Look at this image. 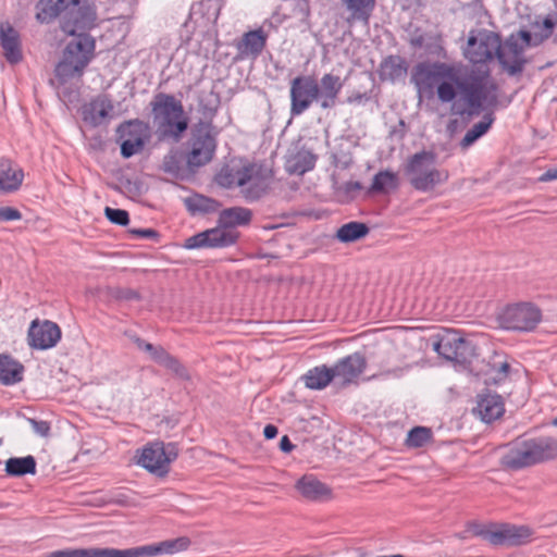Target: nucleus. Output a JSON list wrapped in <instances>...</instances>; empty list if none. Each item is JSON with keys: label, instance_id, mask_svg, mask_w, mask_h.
Listing matches in <instances>:
<instances>
[{"label": "nucleus", "instance_id": "nucleus-23", "mask_svg": "<svg viewBox=\"0 0 557 557\" xmlns=\"http://www.w3.org/2000/svg\"><path fill=\"white\" fill-rule=\"evenodd\" d=\"M141 128L143 123L139 121H129L119 127V132H121L122 136L129 137L121 144V154L124 158H131L143 149L144 139L139 134Z\"/></svg>", "mask_w": 557, "mask_h": 557}, {"label": "nucleus", "instance_id": "nucleus-50", "mask_svg": "<svg viewBox=\"0 0 557 557\" xmlns=\"http://www.w3.org/2000/svg\"><path fill=\"white\" fill-rule=\"evenodd\" d=\"M162 168L164 172L177 175L181 171V161L176 153H169L164 157Z\"/></svg>", "mask_w": 557, "mask_h": 557}, {"label": "nucleus", "instance_id": "nucleus-5", "mask_svg": "<svg viewBox=\"0 0 557 557\" xmlns=\"http://www.w3.org/2000/svg\"><path fill=\"white\" fill-rule=\"evenodd\" d=\"M432 349L455 367L469 369L476 358V346L458 331L444 329L430 338Z\"/></svg>", "mask_w": 557, "mask_h": 557}, {"label": "nucleus", "instance_id": "nucleus-20", "mask_svg": "<svg viewBox=\"0 0 557 557\" xmlns=\"http://www.w3.org/2000/svg\"><path fill=\"white\" fill-rule=\"evenodd\" d=\"M367 368V360L360 352H355L339 359L332 367L334 379L341 381L342 385L356 382Z\"/></svg>", "mask_w": 557, "mask_h": 557}, {"label": "nucleus", "instance_id": "nucleus-59", "mask_svg": "<svg viewBox=\"0 0 557 557\" xmlns=\"http://www.w3.org/2000/svg\"><path fill=\"white\" fill-rule=\"evenodd\" d=\"M277 433H278V430L273 424H267L263 429V435L267 440H272V438L276 437Z\"/></svg>", "mask_w": 557, "mask_h": 557}, {"label": "nucleus", "instance_id": "nucleus-8", "mask_svg": "<svg viewBox=\"0 0 557 557\" xmlns=\"http://www.w3.org/2000/svg\"><path fill=\"white\" fill-rule=\"evenodd\" d=\"M454 83L470 108L469 115L479 114L483 102L493 104L497 101L496 85L487 82V74L458 75Z\"/></svg>", "mask_w": 557, "mask_h": 557}, {"label": "nucleus", "instance_id": "nucleus-51", "mask_svg": "<svg viewBox=\"0 0 557 557\" xmlns=\"http://www.w3.org/2000/svg\"><path fill=\"white\" fill-rule=\"evenodd\" d=\"M22 213L12 207H0V222L21 220Z\"/></svg>", "mask_w": 557, "mask_h": 557}, {"label": "nucleus", "instance_id": "nucleus-36", "mask_svg": "<svg viewBox=\"0 0 557 557\" xmlns=\"http://www.w3.org/2000/svg\"><path fill=\"white\" fill-rule=\"evenodd\" d=\"M332 380H334L333 370L325 364L310 369L302 376L306 387L310 389H322L326 387Z\"/></svg>", "mask_w": 557, "mask_h": 557}, {"label": "nucleus", "instance_id": "nucleus-33", "mask_svg": "<svg viewBox=\"0 0 557 557\" xmlns=\"http://www.w3.org/2000/svg\"><path fill=\"white\" fill-rule=\"evenodd\" d=\"M24 367L8 355H0V382L14 385L23 380Z\"/></svg>", "mask_w": 557, "mask_h": 557}, {"label": "nucleus", "instance_id": "nucleus-28", "mask_svg": "<svg viewBox=\"0 0 557 557\" xmlns=\"http://www.w3.org/2000/svg\"><path fill=\"white\" fill-rule=\"evenodd\" d=\"M554 28L555 22L547 16L542 22H534L529 30L519 32L527 45L536 47L552 36Z\"/></svg>", "mask_w": 557, "mask_h": 557}, {"label": "nucleus", "instance_id": "nucleus-25", "mask_svg": "<svg viewBox=\"0 0 557 557\" xmlns=\"http://www.w3.org/2000/svg\"><path fill=\"white\" fill-rule=\"evenodd\" d=\"M23 170L13 166L10 159H0V194H9L17 190L23 183Z\"/></svg>", "mask_w": 557, "mask_h": 557}, {"label": "nucleus", "instance_id": "nucleus-53", "mask_svg": "<svg viewBox=\"0 0 557 557\" xmlns=\"http://www.w3.org/2000/svg\"><path fill=\"white\" fill-rule=\"evenodd\" d=\"M371 99V94L368 91L360 92L355 91L346 98L348 104H361L368 102Z\"/></svg>", "mask_w": 557, "mask_h": 557}, {"label": "nucleus", "instance_id": "nucleus-22", "mask_svg": "<svg viewBox=\"0 0 557 557\" xmlns=\"http://www.w3.org/2000/svg\"><path fill=\"white\" fill-rule=\"evenodd\" d=\"M0 46L9 63L16 64L22 61L23 53L20 34L9 22L0 24Z\"/></svg>", "mask_w": 557, "mask_h": 557}, {"label": "nucleus", "instance_id": "nucleus-61", "mask_svg": "<svg viewBox=\"0 0 557 557\" xmlns=\"http://www.w3.org/2000/svg\"><path fill=\"white\" fill-rule=\"evenodd\" d=\"M508 371H509V364L507 362H503L497 370L499 379L507 376Z\"/></svg>", "mask_w": 557, "mask_h": 557}, {"label": "nucleus", "instance_id": "nucleus-21", "mask_svg": "<svg viewBox=\"0 0 557 557\" xmlns=\"http://www.w3.org/2000/svg\"><path fill=\"white\" fill-rule=\"evenodd\" d=\"M483 422L491 423L499 419L505 412L504 400L500 395L482 392L476 396V406L472 409Z\"/></svg>", "mask_w": 557, "mask_h": 557}, {"label": "nucleus", "instance_id": "nucleus-43", "mask_svg": "<svg viewBox=\"0 0 557 557\" xmlns=\"http://www.w3.org/2000/svg\"><path fill=\"white\" fill-rule=\"evenodd\" d=\"M494 122V116L492 113H486L483 119L475 123L463 136L460 141V146L462 148H468L474 141H476L480 137H482L491 127Z\"/></svg>", "mask_w": 557, "mask_h": 557}, {"label": "nucleus", "instance_id": "nucleus-17", "mask_svg": "<svg viewBox=\"0 0 557 557\" xmlns=\"http://www.w3.org/2000/svg\"><path fill=\"white\" fill-rule=\"evenodd\" d=\"M61 339V329L49 320H34L27 332L29 347L38 350H46L54 347Z\"/></svg>", "mask_w": 557, "mask_h": 557}, {"label": "nucleus", "instance_id": "nucleus-12", "mask_svg": "<svg viewBox=\"0 0 557 557\" xmlns=\"http://www.w3.org/2000/svg\"><path fill=\"white\" fill-rule=\"evenodd\" d=\"M541 320V310L529 302L508 306L500 315V322L505 329L520 332L534 330Z\"/></svg>", "mask_w": 557, "mask_h": 557}, {"label": "nucleus", "instance_id": "nucleus-26", "mask_svg": "<svg viewBox=\"0 0 557 557\" xmlns=\"http://www.w3.org/2000/svg\"><path fill=\"white\" fill-rule=\"evenodd\" d=\"M407 71L408 64L403 57L388 55L381 62L377 73L382 82L396 83L406 76Z\"/></svg>", "mask_w": 557, "mask_h": 557}, {"label": "nucleus", "instance_id": "nucleus-58", "mask_svg": "<svg viewBox=\"0 0 557 557\" xmlns=\"http://www.w3.org/2000/svg\"><path fill=\"white\" fill-rule=\"evenodd\" d=\"M294 445L292 444L289 437L287 435H284L281 437L280 441V448L284 453H290L294 449Z\"/></svg>", "mask_w": 557, "mask_h": 557}, {"label": "nucleus", "instance_id": "nucleus-27", "mask_svg": "<svg viewBox=\"0 0 557 557\" xmlns=\"http://www.w3.org/2000/svg\"><path fill=\"white\" fill-rule=\"evenodd\" d=\"M295 487L309 500H321L331 494V490L313 475H304L297 481Z\"/></svg>", "mask_w": 557, "mask_h": 557}, {"label": "nucleus", "instance_id": "nucleus-3", "mask_svg": "<svg viewBox=\"0 0 557 557\" xmlns=\"http://www.w3.org/2000/svg\"><path fill=\"white\" fill-rule=\"evenodd\" d=\"M557 458V438L540 436L517 442L500 459L503 467L520 470Z\"/></svg>", "mask_w": 557, "mask_h": 557}, {"label": "nucleus", "instance_id": "nucleus-41", "mask_svg": "<svg viewBox=\"0 0 557 557\" xmlns=\"http://www.w3.org/2000/svg\"><path fill=\"white\" fill-rule=\"evenodd\" d=\"M64 0H39L36 9V18L42 24L52 22L58 15H62Z\"/></svg>", "mask_w": 557, "mask_h": 557}, {"label": "nucleus", "instance_id": "nucleus-57", "mask_svg": "<svg viewBox=\"0 0 557 557\" xmlns=\"http://www.w3.org/2000/svg\"><path fill=\"white\" fill-rule=\"evenodd\" d=\"M343 189L346 194L350 195L352 193L361 190L362 184L358 181H348L343 185Z\"/></svg>", "mask_w": 557, "mask_h": 557}, {"label": "nucleus", "instance_id": "nucleus-64", "mask_svg": "<svg viewBox=\"0 0 557 557\" xmlns=\"http://www.w3.org/2000/svg\"><path fill=\"white\" fill-rule=\"evenodd\" d=\"M553 425L557 426V417L553 420Z\"/></svg>", "mask_w": 557, "mask_h": 557}, {"label": "nucleus", "instance_id": "nucleus-24", "mask_svg": "<svg viewBox=\"0 0 557 557\" xmlns=\"http://www.w3.org/2000/svg\"><path fill=\"white\" fill-rule=\"evenodd\" d=\"M249 178L246 180L245 186H240V193L247 201H256L260 199L268 190L267 181L260 175V168L256 164L247 165Z\"/></svg>", "mask_w": 557, "mask_h": 557}, {"label": "nucleus", "instance_id": "nucleus-11", "mask_svg": "<svg viewBox=\"0 0 557 557\" xmlns=\"http://www.w3.org/2000/svg\"><path fill=\"white\" fill-rule=\"evenodd\" d=\"M499 48V36L492 30L480 29L469 33L465 57L473 64L492 60Z\"/></svg>", "mask_w": 557, "mask_h": 557}, {"label": "nucleus", "instance_id": "nucleus-63", "mask_svg": "<svg viewBox=\"0 0 557 557\" xmlns=\"http://www.w3.org/2000/svg\"><path fill=\"white\" fill-rule=\"evenodd\" d=\"M377 557H405L404 555L396 554V555H380Z\"/></svg>", "mask_w": 557, "mask_h": 557}, {"label": "nucleus", "instance_id": "nucleus-9", "mask_svg": "<svg viewBox=\"0 0 557 557\" xmlns=\"http://www.w3.org/2000/svg\"><path fill=\"white\" fill-rule=\"evenodd\" d=\"M96 9L89 0H71L63 8L61 29L66 35L86 33L95 25Z\"/></svg>", "mask_w": 557, "mask_h": 557}, {"label": "nucleus", "instance_id": "nucleus-55", "mask_svg": "<svg viewBox=\"0 0 557 557\" xmlns=\"http://www.w3.org/2000/svg\"><path fill=\"white\" fill-rule=\"evenodd\" d=\"M129 233L136 237L140 238H156L158 237V232L152 228H131Z\"/></svg>", "mask_w": 557, "mask_h": 557}, {"label": "nucleus", "instance_id": "nucleus-29", "mask_svg": "<svg viewBox=\"0 0 557 557\" xmlns=\"http://www.w3.org/2000/svg\"><path fill=\"white\" fill-rule=\"evenodd\" d=\"M113 103L107 95H100L86 107L85 119L94 125H100L113 111Z\"/></svg>", "mask_w": 557, "mask_h": 557}, {"label": "nucleus", "instance_id": "nucleus-35", "mask_svg": "<svg viewBox=\"0 0 557 557\" xmlns=\"http://www.w3.org/2000/svg\"><path fill=\"white\" fill-rule=\"evenodd\" d=\"M247 173V165L234 169L230 166H224L215 176V182L218 185L224 188L232 187H240L245 186L246 180L249 178Z\"/></svg>", "mask_w": 557, "mask_h": 557}, {"label": "nucleus", "instance_id": "nucleus-6", "mask_svg": "<svg viewBox=\"0 0 557 557\" xmlns=\"http://www.w3.org/2000/svg\"><path fill=\"white\" fill-rule=\"evenodd\" d=\"M406 174L410 185L419 191H431L448 180V172L435 168V156L432 152L414 153L408 161Z\"/></svg>", "mask_w": 557, "mask_h": 557}, {"label": "nucleus", "instance_id": "nucleus-39", "mask_svg": "<svg viewBox=\"0 0 557 557\" xmlns=\"http://www.w3.org/2000/svg\"><path fill=\"white\" fill-rule=\"evenodd\" d=\"M5 471L11 476H23L36 473V460L33 456L12 457L5 462Z\"/></svg>", "mask_w": 557, "mask_h": 557}, {"label": "nucleus", "instance_id": "nucleus-60", "mask_svg": "<svg viewBox=\"0 0 557 557\" xmlns=\"http://www.w3.org/2000/svg\"><path fill=\"white\" fill-rule=\"evenodd\" d=\"M557 180V169H548L541 176V182H550Z\"/></svg>", "mask_w": 557, "mask_h": 557}, {"label": "nucleus", "instance_id": "nucleus-14", "mask_svg": "<svg viewBox=\"0 0 557 557\" xmlns=\"http://www.w3.org/2000/svg\"><path fill=\"white\" fill-rule=\"evenodd\" d=\"M289 97L290 115H301L313 102H317V79L310 75H299L293 78Z\"/></svg>", "mask_w": 557, "mask_h": 557}, {"label": "nucleus", "instance_id": "nucleus-1", "mask_svg": "<svg viewBox=\"0 0 557 557\" xmlns=\"http://www.w3.org/2000/svg\"><path fill=\"white\" fill-rule=\"evenodd\" d=\"M252 211L244 207L224 209L219 214L218 226L200 232L185 240V248H222L228 247L238 239L237 226L248 225Z\"/></svg>", "mask_w": 557, "mask_h": 557}, {"label": "nucleus", "instance_id": "nucleus-7", "mask_svg": "<svg viewBox=\"0 0 557 557\" xmlns=\"http://www.w3.org/2000/svg\"><path fill=\"white\" fill-rule=\"evenodd\" d=\"M187 147L186 163L190 170L199 169L211 162L216 150V132L212 123L198 122L191 129Z\"/></svg>", "mask_w": 557, "mask_h": 557}, {"label": "nucleus", "instance_id": "nucleus-52", "mask_svg": "<svg viewBox=\"0 0 557 557\" xmlns=\"http://www.w3.org/2000/svg\"><path fill=\"white\" fill-rule=\"evenodd\" d=\"M144 351L148 352L150 355V358L157 363L160 362V360L162 359V357H164V354L166 352V350L162 346H154L150 343H148V345L145 346Z\"/></svg>", "mask_w": 557, "mask_h": 557}, {"label": "nucleus", "instance_id": "nucleus-56", "mask_svg": "<svg viewBox=\"0 0 557 557\" xmlns=\"http://www.w3.org/2000/svg\"><path fill=\"white\" fill-rule=\"evenodd\" d=\"M124 334L131 342H133L137 346L138 349L145 350V346L148 345L146 341L140 338L137 334H135L132 331H126Z\"/></svg>", "mask_w": 557, "mask_h": 557}, {"label": "nucleus", "instance_id": "nucleus-31", "mask_svg": "<svg viewBox=\"0 0 557 557\" xmlns=\"http://www.w3.org/2000/svg\"><path fill=\"white\" fill-rule=\"evenodd\" d=\"M347 11L350 13L347 21L349 23L358 21L368 25L375 8V0H342Z\"/></svg>", "mask_w": 557, "mask_h": 557}, {"label": "nucleus", "instance_id": "nucleus-34", "mask_svg": "<svg viewBox=\"0 0 557 557\" xmlns=\"http://www.w3.org/2000/svg\"><path fill=\"white\" fill-rule=\"evenodd\" d=\"M315 161L317 156L310 150L300 149L287 159L286 170L289 174L302 175L314 168Z\"/></svg>", "mask_w": 557, "mask_h": 557}, {"label": "nucleus", "instance_id": "nucleus-45", "mask_svg": "<svg viewBox=\"0 0 557 557\" xmlns=\"http://www.w3.org/2000/svg\"><path fill=\"white\" fill-rule=\"evenodd\" d=\"M430 65L434 72L436 79H448L457 82L458 70L456 66L445 62H430Z\"/></svg>", "mask_w": 557, "mask_h": 557}, {"label": "nucleus", "instance_id": "nucleus-16", "mask_svg": "<svg viewBox=\"0 0 557 557\" xmlns=\"http://www.w3.org/2000/svg\"><path fill=\"white\" fill-rule=\"evenodd\" d=\"M408 42L413 49H423L428 55L447 59L444 36L437 29L424 30L420 27L408 29Z\"/></svg>", "mask_w": 557, "mask_h": 557}, {"label": "nucleus", "instance_id": "nucleus-10", "mask_svg": "<svg viewBox=\"0 0 557 557\" xmlns=\"http://www.w3.org/2000/svg\"><path fill=\"white\" fill-rule=\"evenodd\" d=\"M177 456L178 448L175 443L154 442L143 448L138 465L158 476H164L170 470V463Z\"/></svg>", "mask_w": 557, "mask_h": 557}, {"label": "nucleus", "instance_id": "nucleus-19", "mask_svg": "<svg viewBox=\"0 0 557 557\" xmlns=\"http://www.w3.org/2000/svg\"><path fill=\"white\" fill-rule=\"evenodd\" d=\"M344 87V79L333 73H325L317 81V103L322 110L333 109Z\"/></svg>", "mask_w": 557, "mask_h": 557}, {"label": "nucleus", "instance_id": "nucleus-40", "mask_svg": "<svg viewBox=\"0 0 557 557\" xmlns=\"http://www.w3.org/2000/svg\"><path fill=\"white\" fill-rule=\"evenodd\" d=\"M397 187L398 177L396 173L388 170L380 171L373 176L368 194H386Z\"/></svg>", "mask_w": 557, "mask_h": 557}, {"label": "nucleus", "instance_id": "nucleus-54", "mask_svg": "<svg viewBox=\"0 0 557 557\" xmlns=\"http://www.w3.org/2000/svg\"><path fill=\"white\" fill-rule=\"evenodd\" d=\"M29 423L36 434L44 437L49 435L50 424L47 421H37L35 419H29Z\"/></svg>", "mask_w": 557, "mask_h": 557}, {"label": "nucleus", "instance_id": "nucleus-18", "mask_svg": "<svg viewBox=\"0 0 557 557\" xmlns=\"http://www.w3.org/2000/svg\"><path fill=\"white\" fill-rule=\"evenodd\" d=\"M190 544L187 537L164 541L159 544L144 545L120 549L121 557H152L163 554H174L186 549Z\"/></svg>", "mask_w": 557, "mask_h": 557}, {"label": "nucleus", "instance_id": "nucleus-30", "mask_svg": "<svg viewBox=\"0 0 557 557\" xmlns=\"http://www.w3.org/2000/svg\"><path fill=\"white\" fill-rule=\"evenodd\" d=\"M267 42V36L261 29L250 30L244 34L242 40L237 44V50L244 57L259 55Z\"/></svg>", "mask_w": 557, "mask_h": 557}, {"label": "nucleus", "instance_id": "nucleus-32", "mask_svg": "<svg viewBox=\"0 0 557 557\" xmlns=\"http://www.w3.org/2000/svg\"><path fill=\"white\" fill-rule=\"evenodd\" d=\"M436 81L430 62H420L412 69L411 82L420 94L431 92Z\"/></svg>", "mask_w": 557, "mask_h": 557}, {"label": "nucleus", "instance_id": "nucleus-48", "mask_svg": "<svg viewBox=\"0 0 557 557\" xmlns=\"http://www.w3.org/2000/svg\"><path fill=\"white\" fill-rule=\"evenodd\" d=\"M104 215L111 223H114V224H117L121 226H125L129 222V215L126 210L107 207L104 209Z\"/></svg>", "mask_w": 557, "mask_h": 557}, {"label": "nucleus", "instance_id": "nucleus-13", "mask_svg": "<svg viewBox=\"0 0 557 557\" xmlns=\"http://www.w3.org/2000/svg\"><path fill=\"white\" fill-rule=\"evenodd\" d=\"M530 47L523 40L520 32L511 34L504 44L499 40V48H497L496 57L504 71L513 76L520 74L527 60L524 58V49Z\"/></svg>", "mask_w": 557, "mask_h": 557}, {"label": "nucleus", "instance_id": "nucleus-46", "mask_svg": "<svg viewBox=\"0 0 557 557\" xmlns=\"http://www.w3.org/2000/svg\"><path fill=\"white\" fill-rule=\"evenodd\" d=\"M158 364L166 368L182 379H188V373L185 367L168 351L164 354V357H162Z\"/></svg>", "mask_w": 557, "mask_h": 557}, {"label": "nucleus", "instance_id": "nucleus-47", "mask_svg": "<svg viewBox=\"0 0 557 557\" xmlns=\"http://www.w3.org/2000/svg\"><path fill=\"white\" fill-rule=\"evenodd\" d=\"M456 85L454 82L451 81H444L442 82L441 84H438L437 86V89H436V94H437V98L440 99V101L444 102V103H447V102H451L455 98H456Z\"/></svg>", "mask_w": 557, "mask_h": 557}, {"label": "nucleus", "instance_id": "nucleus-15", "mask_svg": "<svg viewBox=\"0 0 557 557\" xmlns=\"http://www.w3.org/2000/svg\"><path fill=\"white\" fill-rule=\"evenodd\" d=\"M480 534L493 545L518 546L530 541L532 531L525 525L503 523L493 525Z\"/></svg>", "mask_w": 557, "mask_h": 557}, {"label": "nucleus", "instance_id": "nucleus-38", "mask_svg": "<svg viewBox=\"0 0 557 557\" xmlns=\"http://www.w3.org/2000/svg\"><path fill=\"white\" fill-rule=\"evenodd\" d=\"M184 202L193 215L215 212L220 208L219 201L199 194L187 197Z\"/></svg>", "mask_w": 557, "mask_h": 557}, {"label": "nucleus", "instance_id": "nucleus-4", "mask_svg": "<svg viewBox=\"0 0 557 557\" xmlns=\"http://www.w3.org/2000/svg\"><path fill=\"white\" fill-rule=\"evenodd\" d=\"M73 39L66 45L62 60L55 66V76L66 81L82 76L86 66L95 57L96 41L87 33L72 35Z\"/></svg>", "mask_w": 557, "mask_h": 557}, {"label": "nucleus", "instance_id": "nucleus-44", "mask_svg": "<svg viewBox=\"0 0 557 557\" xmlns=\"http://www.w3.org/2000/svg\"><path fill=\"white\" fill-rule=\"evenodd\" d=\"M432 440V431L425 426H416L408 432L406 444L408 447H422Z\"/></svg>", "mask_w": 557, "mask_h": 557}, {"label": "nucleus", "instance_id": "nucleus-2", "mask_svg": "<svg viewBox=\"0 0 557 557\" xmlns=\"http://www.w3.org/2000/svg\"><path fill=\"white\" fill-rule=\"evenodd\" d=\"M150 106L158 138L178 143L188 128L182 102L172 95L159 92Z\"/></svg>", "mask_w": 557, "mask_h": 557}, {"label": "nucleus", "instance_id": "nucleus-49", "mask_svg": "<svg viewBox=\"0 0 557 557\" xmlns=\"http://www.w3.org/2000/svg\"><path fill=\"white\" fill-rule=\"evenodd\" d=\"M108 295L116 300H137L139 299V294L131 288L123 287H110L108 288Z\"/></svg>", "mask_w": 557, "mask_h": 557}, {"label": "nucleus", "instance_id": "nucleus-37", "mask_svg": "<svg viewBox=\"0 0 557 557\" xmlns=\"http://www.w3.org/2000/svg\"><path fill=\"white\" fill-rule=\"evenodd\" d=\"M117 548H81L55 550L48 557H121Z\"/></svg>", "mask_w": 557, "mask_h": 557}, {"label": "nucleus", "instance_id": "nucleus-62", "mask_svg": "<svg viewBox=\"0 0 557 557\" xmlns=\"http://www.w3.org/2000/svg\"><path fill=\"white\" fill-rule=\"evenodd\" d=\"M216 111V106L213 107H203V115L207 117H211Z\"/></svg>", "mask_w": 557, "mask_h": 557}, {"label": "nucleus", "instance_id": "nucleus-42", "mask_svg": "<svg viewBox=\"0 0 557 557\" xmlns=\"http://www.w3.org/2000/svg\"><path fill=\"white\" fill-rule=\"evenodd\" d=\"M370 232L366 223L352 221L342 225L336 232V238L342 243H352L368 235Z\"/></svg>", "mask_w": 557, "mask_h": 557}]
</instances>
